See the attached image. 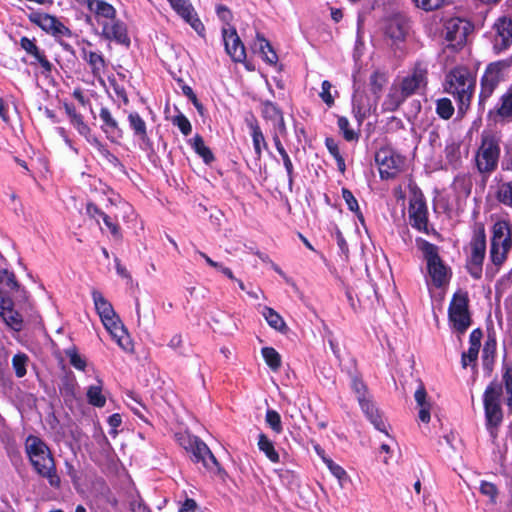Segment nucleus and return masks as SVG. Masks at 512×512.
Instances as JSON below:
<instances>
[{
    "label": "nucleus",
    "instance_id": "obj_35",
    "mask_svg": "<svg viewBox=\"0 0 512 512\" xmlns=\"http://www.w3.org/2000/svg\"><path fill=\"white\" fill-rule=\"evenodd\" d=\"M258 448L273 463L279 462V454L274 448L272 441L263 433L258 437Z\"/></svg>",
    "mask_w": 512,
    "mask_h": 512
},
{
    "label": "nucleus",
    "instance_id": "obj_62",
    "mask_svg": "<svg viewBox=\"0 0 512 512\" xmlns=\"http://www.w3.org/2000/svg\"><path fill=\"white\" fill-rule=\"evenodd\" d=\"M335 238H336L338 247L341 250V252L346 257H348V253H349L348 244H347L346 240L344 239V236L338 227L335 228Z\"/></svg>",
    "mask_w": 512,
    "mask_h": 512
},
{
    "label": "nucleus",
    "instance_id": "obj_58",
    "mask_svg": "<svg viewBox=\"0 0 512 512\" xmlns=\"http://www.w3.org/2000/svg\"><path fill=\"white\" fill-rule=\"evenodd\" d=\"M480 492L490 498L491 502H495L498 490L495 484L487 481H482L480 484Z\"/></svg>",
    "mask_w": 512,
    "mask_h": 512
},
{
    "label": "nucleus",
    "instance_id": "obj_38",
    "mask_svg": "<svg viewBox=\"0 0 512 512\" xmlns=\"http://www.w3.org/2000/svg\"><path fill=\"white\" fill-rule=\"evenodd\" d=\"M257 41L259 44V50L263 55L264 60L269 64H276L278 56L273 50L269 41H267L262 35L257 34Z\"/></svg>",
    "mask_w": 512,
    "mask_h": 512
},
{
    "label": "nucleus",
    "instance_id": "obj_21",
    "mask_svg": "<svg viewBox=\"0 0 512 512\" xmlns=\"http://www.w3.org/2000/svg\"><path fill=\"white\" fill-rule=\"evenodd\" d=\"M102 35L108 40H114L119 44L128 46L130 39L125 25L114 19L102 22Z\"/></svg>",
    "mask_w": 512,
    "mask_h": 512
},
{
    "label": "nucleus",
    "instance_id": "obj_7",
    "mask_svg": "<svg viewBox=\"0 0 512 512\" xmlns=\"http://www.w3.org/2000/svg\"><path fill=\"white\" fill-rule=\"evenodd\" d=\"M470 250L467 269L473 278L479 279L482 275L483 261L486 253V234L482 224H478L474 229Z\"/></svg>",
    "mask_w": 512,
    "mask_h": 512
},
{
    "label": "nucleus",
    "instance_id": "obj_8",
    "mask_svg": "<svg viewBox=\"0 0 512 512\" xmlns=\"http://www.w3.org/2000/svg\"><path fill=\"white\" fill-rule=\"evenodd\" d=\"M500 155L498 140L490 134L482 136V143L476 154V165L480 173H491L497 167Z\"/></svg>",
    "mask_w": 512,
    "mask_h": 512
},
{
    "label": "nucleus",
    "instance_id": "obj_36",
    "mask_svg": "<svg viewBox=\"0 0 512 512\" xmlns=\"http://www.w3.org/2000/svg\"><path fill=\"white\" fill-rule=\"evenodd\" d=\"M191 145L206 164H209L214 160L213 153L210 148L205 145L204 140L200 135L197 134L192 138Z\"/></svg>",
    "mask_w": 512,
    "mask_h": 512
},
{
    "label": "nucleus",
    "instance_id": "obj_11",
    "mask_svg": "<svg viewBox=\"0 0 512 512\" xmlns=\"http://www.w3.org/2000/svg\"><path fill=\"white\" fill-rule=\"evenodd\" d=\"M449 319L453 327L460 333H464L470 326L468 312V298L466 294L456 293L449 306Z\"/></svg>",
    "mask_w": 512,
    "mask_h": 512
},
{
    "label": "nucleus",
    "instance_id": "obj_54",
    "mask_svg": "<svg viewBox=\"0 0 512 512\" xmlns=\"http://www.w3.org/2000/svg\"><path fill=\"white\" fill-rule=\"evenodd\" d=\"M502 117L512 118V91L502 97V105L498 109Z\"/></svg>",
    "mask_w": 512,
    "mask_h": 512
},
{
    "label": "nucleus",
    "instance_id": "obj_53",
    "mask_svg": "<svg viewBox=\"0 0 512 512\" xmlns=\"http://www.w3.org/2000/svg\"><path fill=\"white\" fill-rule=\"evenodd\" d=\"M415 5L424 11H433L441 8L445 0H413Z\"/></svg>",
    "mask_w": 512,
    "mask_h": 512
},
{
    "label": "nucleus",
    "instance_id": "obj_5",
    "mask_svg": "<svg viewBox=\"0 0 512 512\" xmlns=\"http://www.w3.org/2000/svg\"><path fill=\"white\" fill-rule=\"evenodd\" d=\"M473 88L474 80L464 67L454 68L446 76L445 90L458 100L460 110L470 105Z\"/></svg>",
    "mask_w": 512,
    "mask_h": 512
},
{
    "label": "nucleus",
    "instance_id": "obj_56",
    "mask_svg": "<svg viewBox=\"0 0 512 512\" xmlns=\"http://www.w3.org/2000/svg\"><path fill=\"white\" fill-rule=\"evenodd\" d=\"M351 386H352L353 391L357 395V399H358L359 403H360L361 398H367L366 397V393H367L366 385L357 376H352Z\"/></svg>",
    "mask_w": 512,
    "mask_h": 512
},
{
    "label": "nucleus",
    "instance_id": "obj_55",
    "mask_svg": "<svg viewBox=\"0 0 512 512\" xmlns=\"http://www.w3.org/2000/svg\"><path fill=\"white\" fill-rule=\"evenodd\" d=\"M66 355L70 360V364L78 369V370H84L86 367V361L78 354V352L73 349H68L66 351Z\"/></svg>",
    "mask_w": 512,
    "mask_h": 512
},
{
    "label": "nucleus",
    "instance_id": "obj_64",
    "mask_svg": "<svg viewBox=\"0 0 512 512\" xmlns=\"http://www.w3.org/2000/svg\"><path fill=\"white\" fill-rule=\"evenodd\" d=\"M121 423H122V418H121L120 414L116 413V414L111 415L108 418V424L111 427L110 434H112L113 436H116L117 435L116 429L121 425Z\"/></svg>",
    "mask_w": 512,
    "mask_h": 512
},
{
    "label": "nucleus",
    "instance_id": "obj_15",
    "mask_svg": "<svg viewBox=\"0 0 512 512\" xmlns=\"http://www.w3.org/2000/svg\"><path fill=\"white\" fill-rule=\"evenodd\" d=\"M111 336L124 351H132L133 345L130 336L117 315L101 320Z\"/></svg>",
    "mask_w": 512,
    "mask_h": 512
},
{
    "label": "nucleus",
    "instance_id": "obj_14",
    "mask_svg": "<svg viewBox=\"0 0 512 512\" xmlns=\"http://www.w3.org/2000/svg\"><path fill=\"white\" fill-rule=\"evenodd\" d=\"M222 35L227 54L234 61L242 62L246 58V52L236 29L234 27H223Z\"/></svg>",
    "mask_w": 512,
    "mask_h": 512
},
{
    "label": "nucleus",
    "instance_id": "obj_32",
    "mask_svg": "<svg viewBox=\"0 0 512 512\" xmlns=\"http://www.w3.org/2000/svg\"><path fill=\"white\" fill-rule=\"evenodd\" d=\"M273 142L275 144V147L282 157L284 167L286 169L287 175H288V182L289 186L291 187L293 184V164L291 162V159L289 155L287 154L284 146L281 143V140L277 133H273Z\"/></svg>",
    "mask_w": 512,
    "mask_h": 512
},
{
    "label": "nucleus",
    "instance_id": "obj_52",
    "mask_svg": "<svg viewBox=\"0 0 512 512\" xmlns=\"http://www.w3.org/2000/svg\"><path fill=\"white\" fill-rule=\"evenodd\" d=\"M322 459L324 463L327 465L330 472L339 480L340 483L342 482V480L347 478L346 471L341 466L334 463L330 458H327L325 456H322Z\"/></svg>",
    "mask_w": 512,
    "mask_h": 512
},
{
    "label": "nucleus",
    "instance_id": "obj_25",
    "mask_svg": "<svg viewBox=\"0 0 512 512\" xmlns=\"http://www.w3.org/2000/svg\"><path fill=\"white\" fill-rule=\"evenodd\" d=\"M352 101L353 113L355 114L358 122L362 123V121L370 114L372 104L364 91H360L359 89H355Z\"/></svg>",
    "mask_w": 512,
    "mask_h": 512
},
{
    "label": "nucleus",
    "instance_id": "obj_10",
    "mask_svg": "<svg viewBox=\"0 0 512 512\" xmlns=\"http://www.w3.org/2000/svg\"><path fill=\"white\" fill-rule=\"evenodd\" d=\"M375 162L378 165L382 179L395 177L404 165V158L389 147L380 148L375 154Z\"/></svg>",
    "mask_w": 512,
    "mask_h": 512
},
{
    "label": "nucleus",
    "instance_id": "obj_48",
    "mask_svg": "<svg viewBox=\"0 0 512 512\" xmlns=\"http://www.w3.org/2000/svg\"><path fill=\"white\" fill-rule=\"evenodd\" d=\"M338 127L343 133V137L347 141H354L358 139V133L350 128L349 120L342 116L338 118Z\"/></svg>",
    "mask_w": 512,
    "mask_h": 512
},
{
    "label": "nucleus",
    "instance_id": "obj_60",
    "mask_svg": "<svg viewBox=\"0 0 512 512\" xmlns=\"http://www.w3.org/2000/svg\"><path fill=\"white\" fill-rule=\"evenodd\" d=\"M218 17L225 23L224 27H232L230 22L233 19L231 11L224 5H218L216 8Z\"/></svg>",
    "mask_w": 512,
    "mask_h": 512
},
{
    "label": "nucleus",
    "instance_id": "obj_59",
    "mask_svg": "<svg viewBox=\"0 0 512 512\" xmlns=\"http://www.w3.org/2000/svg\"><path fill=\"white\" fill-rule=\"evenodd\" d=\"M127 405L136 415H138L141 418L144 417L143 410H145V407L133 394L127 395Z\"/></svg>",
    "mask_w": 512,
    "mask_h": 512
},
{
    "label": "nucleus",
    "instance_id": "obj_20",
    "mask_svg": "<svg viewBox=\"0 0 512 512\" xmlns=\"http://www.w3.org/2000/svg\"><path fill=\"white\" fill-rule=\"evenodd\" d=\"M20 46L22 49L26 51L29 55L34 58V61L31 62V65L39 64L42 68V74L46 77L50 75L53 69L52 63L47 59L43 51L36 46L35 42L27 37H22L20 39Z\"/></svg>",
    "mask_w": 512,
    "mask_h": 512
},
{
    "label": "nucleus",
    "instance_id": "obj_29",
    "mask_svg": "<svg viewBox=\"0 0 512 512\" xmlns=\"http://www.w3.org/2000/svg\"><path fill=\"white\" fill-rule=\"evenodd\" d=\"M128 121L130 127L132 128L134 135L139 138L143 142H148L149 138L147 135L146 123L142 119V117L136 113L132 112L128 115Z\"/></svg>",
    "mask_w": 512,
    "mask_h": 512
},
{
    "label": "nucleus",
    "instance_id": "obj_46",
    "mask_svg": "<svg viewBox=\"0 0 512 512\" xmlns=\"http://www.w3.org/2000/svg\"><path fill=\"white\" fill-rule=\"evenodd\" d=\"M265 421L267 425L277 434L283 431L280 414L275 410H267Z\"/></svg>",
    "mask_w": 512,
    "mask_h": 512
},
{
    "label": "nucleus",
    "instance_id": "obj_44",
    "mask_svg": "<svg viewBox=\"0 0 512 512\" xmlns=\"http://www.w3.org/2000/svg\"><path fill=\"white\" fill-rule=\"evenodd\" d=\"M502 381L507 394L506 403L509 407L512 408V366H504Z\"/></svg>",
    "mask_w": 512,
    "mask_h": 512
},
{
    "label": "nucleus",
    "instance_id": "obj_22",
    "mask_svg": "<svg viewBox=\"0 0 512 512\" xmlns=\"http://www.w3.org/2000/svg\"><path fill=\"white\" fill-rule=\"evenodd\" d=\"M245 123L250 131L252 137L254 152L259 160L262 156V151L268 149V144L265 140L264 134L259 126V123L253 114H249L245 118Z\"/></svg>",
    "mask_w": 512,
    "mask_h": 512
},
{
    "label": "nucleus",
    "instance_id": "obj_12",
    "mask_svg": "<svg viewBox=\"0 0 512 512\" xmlns=\"http://www.w3.org/2000/svg\"><path fill=\"white\" fill-rule=\"evenodd\" d=\"M471 31L472 25L466 19L453 17L445 22V38L454 47L462 46Z\"/></svg>",
    "mask_w": 512,
    "mask_h": 512
},
{
    "label": "nucleus",
    "instance_id": "obj_13",
    "mask_svg": "<svg viewBox=\"0 0 512 512\" xmlns=\"http://www.w3.org/2000/svg\"><path fill=\"white\" fill-rule=\"evenodd\" d=\"M31 22L39 26L43 31L55 37L70 36L71 31L55 16L47 13H35L30 16Z\"/></svg>",
    "mask_w": 512,
    "mask_h": 512
},
{
    "label": "nucleus",
    "instance_id": "obj_40",
    "mask_svg": "<svg viewBox=\"0 0 512 512\" xmlns=\"http://www.w3.org/2000/svg\"><path fill=\"white\" fill-rule=\"evenodd\" d=\"M496 198L500 203L512 207V181L498 184Z\"/></svg>",
    "mask_w": 512,
    "mask_h": 512
},
{
    "label": "nucleus",
    "instance_id": "obj_16",
    "mask_svg": "<svg viewBox=\"0 0 512 512\" xmlns=\"http://www.w3.org/2000/svg\"><path fill=\"white\" fill-rule=\"evenodd\" d=\"M409 218L411 225L419 231L428 233L427 206L425 201L414 196L409 203Z\"/></svg>",
    "mask_w": 512,
    "mask_h": 512
},
{
    "label": "nucleus",
    "instance_id": "obj_23",
    "mask_svg": "<svg viewBox=\"0 0 512 512\" xmlns=\"http://www.w3.org/2000/svg\"><path fill=\"white\" fill-rule=\"evenodd\" d=\"M416 404L419 408V420L423 423H429L431 419L432 401L428 397L424 385L421 383L414 393Z\"/></svg>",
    "mask_w": 512,
    "mask_h": 512
},
{
    "label": "nucleus",
    "instance_id": "obj_61",
    "mask_svg": "<svg viewBox=\"0 0 512 512\" xmlns=\"http://www.w3.org/2000/svg\"><path fill=\"white\" fill-rule=\"evenodd\" d=\"M331 87L332 85L329 81L325 80L322 82L320 97L328 106H332L334 104V99L330 93Z\"/></svg>",
    "mask_w": 512,
    "mask_h": 512
},
{
    "label": "nucleus",
    "instance_id": "obj_28",
    "mask_svg": "<svg viewBox=\"0 0 512 512\" xmlns=\"http://www.w3.org/2000/svg\"><path fill=\"white\" fill-rule=\"evenodd\" d=\"M261 313L271 328L282 333L287 332L288 328L285 321L273 308L264 306Z\"/></svg>",
    "mask_w": 512,
    "mask_h": 512
},
{
    "label": "nucleus",
    "instance_id": "obj_6",
    "mask_svg": "<svg viewBox=\"0 0 512 512\" xmlns=\"http://www.w3.org/2000/svg\"><path fill=\"white\" fill-rule=\"evenodd\" d=\"M416 245L427 262L428 274L434 286H443L449 280L450 269L440 258L438 247L421 238L416 239Z\"/></svg>",
    "mask_w": 512,
    "mask_h": 512
},
{
    "label": "nucleus",
    "instance_id": "obj_39",
    "mask_svg": "<svg viewBox=\"0 0 512 512\" xmlns=\"http://www.w3.org/2000/svg\"><path fill=\"white\" fill-rule=\"evenodd\" d=\"M262 356L272 371H278L281 367V356L273 347L262 348Z\"/></svg>",
    "mask_w": 512,
    "mask_h": 512
},
{
    "label": "nucleus",
    "instance_id": "obj_47",
    "mask_svg": "<svg viewBox=\"0 0 512 512\" xmlns=\"http://www.w3.org/2000/svg\"><path fill=\"white\" fill-rule=\"evenodd\" d=\"M263 117L270 121H276L282 114L281 110L272 102L265 101L262 104Z\"/></svg>",
    "mask_w": 512,
    "mask_h": 512
},
{
    "label": "nucleus",
    "instance_id": "obj_49",
    "mask_svg": "<svg viewBox=\"0 0 512 512\" xmlns=\"http://www.w3.org/2000/svg\"><path fill=\"white\" fill-rule=\"evenodd\" d=\"M387 79L384 74L379 72H374L370 76V87L373 94H375L377 97L379 93L381 92L382 88L386 84Z\"/></svg>",
    "mask_w": 512,
    "mask_h": 512
},
{
    "label": "nucleus",
    "instance_id": "obj_18",
    "mask_svg": "<svg viewBox=\"0 0 512 512\" xmlns=\"http://www.w3.org/2000/svg\"><path fill=\"white\" fill-rule=\"evenodd\" d=\"M494 28L496 34L494 36L493 48L499 53L512 44V20L506 18L499 19L495 23Z\"/></svg>",
    "mask_w": 512,
    "mask_h": 512
},
{
    "label": "nucleus",
    "instance_id": "obj_31",
    "mask_svg": "<svg viewBox=\"0 0 512 512\" xmlns=\"http://www.w3.org/2000/svg\"><path fill=\"white\" fill-rule=\"evenodd\" d=\"M100 118L103 121L102 130L104 133L107 134L108 137H110V134L117 133L118 136H121V130L119 128L118 122L116 119L112 116L111 112L107 108H101L100 110Z\"/></svg>",
    "mask_w": 512,
    "mask_h": 512
},
{
    "label": "nucleus",
    "instance_id": "obj_37",
    "mask_svg": "<svg viewBox=\"0 0 512 512\" xmlns=\"http://www.w3.org/2000/svg\"><path fill=\"white\" fill-rule=\"evenodd\" d=\"M70 122L77 129L80 135L84 136L89 142L94 143L99 148H102V145L97 140V138L91 137V129L84 122L83 117L81 115H73V120H71Z\"/></svg>",
    "mask_w": 512,
    "mask_h": 512
},
{
    "label": "nucleus",
    "instance_id": "obj_17",
    "mask_svg": "<svg viewBox=\"0 0 512 512\" xmlns=\"http://www.w3.org/2000/svg\"><path fill=\"white\" fill-rule=\"evenodd\" d=\"M501 80V69L498 64H490L481 79V91L479 95L480 104L493 94L495 88Z\"/></svg>",
    "mask_w": 512,
    "mask_h": 512
},
{
    "label": "nucleus",
    "instance_id": "obj_4",
    "mask_svg": "<svg viewBox=\"0 0 512 512\" xmlns=\"http://www.w3.org/2000/svg\"><path fill=\"white\" fill-rule=\"evenodd\" d=\"M502 385L492 381L483 394L486 427L493 438L497 436V429L503 421L501 408Z\"/></svg>",
    "mask_w": 512,
    "mask_h": 512
},
{
    "label": "nucleus",
    "instance_id": "obj_45",
    "mask_svg": "<svg viewBox=\"0 0 512 512\" xmlns=\"http://www.w3.org/2000/svg\"><path fill=\"white\" fill-rule=\"evenodd\" d=\"M436 112L442 119H449L454 113L452 102L448 98H441L437 100Z\"/></svg>",
    "mask_w": 512,
    "mask_h": 512
},
{
    "label": "nucleus",
    "instance_id": "obj_42",
    "mask_svg": "<svg viewBox=\"0 0 512 512\" xmlns=\"http://www.w3.org/2000/svg\"><path fill=\"white\" fill-rule=\"evenodd\" d=\"M89 403L96 407H103L106 403L105 397L102 395L101 385L90 386L87 391Z\"/></svg>",
    "mask_w": 512,
    "mask_h": 512
},
{
    "label": "nucleus",
    "instance_id": "obj_19",
    "mask_svg": "<svg viewBox=\"0 0 512 512\" xmlns=\"http://www.w3.org/2000/svg\"><path fill=\"white\" fill-rule=\"evenodd\" d=\"M172 8L180 15L191 27L198 33L202 34L205 30L203 23L196 17L194 8L189 0H168Z\"/></svg>",
    "mask_w": 512,
    "mask_h": 512
},
{
    "label": "nucleus",
    "instance_id": "obj_33",
    "mask_svg": "<svg viewBox=\"0 0 512 512\" xmlns=\"http://www.w3.org/2000/svg\"><path fill=\"white\" fill-rule=\"evenodd\" d=\"M89 7L98 16L106 18L105 21H110L115 18L116 11L112 5L103 0H94L89 3Z\"/></svg>",
    "mask_w": 512,
    "mask_h": 512
},
{
    "label": "nucleus",
    "instance_id": "obj_27",
    "mask_svg": "<svg viewBox=\"0 0 512 512\" xmlns=\"http://www.w3.org/2000/svg\"><path fill=\"white\" fill-rule=\"evenodd\" d=\"M407 31L405 20L402 17H393L388 20L385 34L394 41L403 40Z\"/></svg>",
    "mask_w": 512,
    "mask_h": 512
},
{
    "label": "nucleus",
    "instance_id": "obj_9",
    "mask_svg": "<svg viewBox=\"0 0 512 512\" xmlns=\"http://www.w3.org/2000/svg\"><path fill=\"white\" fill-rule=\"evenodd\" d=\"M183 440L181 444L192 453L195 462H202L203 466L210 471L220 472L221 469L216 457L203 441L191 436H187Z\"/></svg>",
    "mask_w": 512,
    "mask_h": 512
},
{
    "label": "nucleus",
    "instance_id": "obj_24",
    "mask_svg": "<svg viewBox=\"0 0 512 512\" xmlns=\"http://www.w3.org/2000/svg\"><path fill=\"white\" fill-rule=\"evenodd\" d=\"M359 405L374 427L387 434L385 422L374 403L368 398H361Z\"/></svg>",
    "mask_w": 512,
    "mask_h": 512
},
{
    "label": "nucleus",
    "instance_id": "obj_41",
    "mask_svg": "<svg viewBox=\"0 0 512 512\" xmlns=\"http://www.w3.org/2000/svg\"><path fill=\"white\" fill-rule=\"evenodd\" d=\"M29 358L24 353H18L12 358V366L17 377L22 378L26 375V366Z\"/></svg>",
    "mask_w": 512,
    "mask_h": 512
},
{
    "label": "nucleus",
    "instance_id": "obj_30",
    "mask_svg": "<svg viewBox=\"0 0 512 512\" xmlns=\"http://www.w3.org/2000/svg\"><path fill=\"white\" fill-rule=\"evenodd\" d=\"M92 297L95 308L101 320L116 315L112 305L104 298V296L100 292L93 291Z\"/></svg>",
    "mask_w": 512,
    "mask_h": 512
},
{
    "label": "nucleus",
    "instance_id": "obj_1",
    "mask_svg": "<svg viewBox=\"0 0 512 512\" xmlns=\"http://www.w3.org/2000/svg\"><path fill=\"white\" fill-rule=\"evenodd\" d=\"M25 451L35 472L46 479L52 488L60 489L61 478L47 444L39 437L29 435L25 441Z\"/></svg>",
    "mask_w": 512,
    "mask_h": 512
},
{
    "label": "nucleus",
    "instance_id": "obj_57",
    "mask_svg": "<svg viewBox=\"0 0 512 512\" xmlns=\"http://www.w3.org/2000/svg\"><path fill=\"white\" fill-rule=\"evenodd\" d=\"M173 124L176 125L185 136L191 133V123L183 114L175 116L173 118Z\"/></svg>",
    "mask_w": 512,
    "mask_h": 512
},
{
    "label": "nucleus",
    "instance_id": "obj_63",
    "mask_svg": "<svg viewBox=\"0 0 512 512\" xmlns=\"http://www.w3.org/2000/svg\"><path fill=\"white\" fill-rule=\"evenodd\" d=\"M274 124V133H277L278 136H286L287 128L284 121L283 115H281L276 121H273Z\"/></svg>",
    "mask_w": 512,
    "mask_h": 512
},
{
    "label": "nucleus",
    "instance_id": "obj_51",
    "mask_svg": "<svg viewBox=\"0 0 512 512\" xmlns=\"http://www.w3.org/2000/svg\"><path fill=\"white\" fill-rule=\"evenodd\" d=\"M136 312L138 316V323L141 325L143 323L146 327H152L155 323V315L154 311L151 308L146 309L143 314L140 312V305L136 303Z\"/></svg>",
    "mask_w": 512,
    "mask_h": 512
},
{
    "label": "nucleus",
    "instance_id": "obj_34",
    "mask_svg": "<svg viewBox=\"0 0 512 512\" xmlns=\"http://www.w3.org/2000/svg\"><path fill=\"white\" fill-rule=\"evenodd\" d=\"M84 59L90 65L93 75L100 77L106 66L103 56L93 51L88 53L84 51Z\"/></svg>",
    "mask_w": 512,
    "mask_h": 512
},
{
    "label": "nucleus",
    "instance_id": "obj_2",
    "mask_svg": "<svg viewBox=\"0 0 512 512\" xmlns=\"http://www.w3.org/2000/svg\"><path fill=\"white\" fill-rule=\"evenodd\" d=\"M491 232L486 275L493 278L506 262L508 254L512 250V224L508 220H498L493 224Z\"/></svg>",
    "mask_w": 512,
    "mask_h": 512
},
{
    "label": "nucleus",
    "instance_id": "obj_26",
    "mask_svg": "<svg viewBox=\"0 0 512 512\" xmlns=\"http://www.w3.org/2000/svg\"><path fill=\"white\" fill-rule=\"evenodd\" d=\"M482 331L475 329L471 332L469 337L470 347L467 352L462 354V366L466 368L469 363L477 360L479 348L481 345Z\"/></svg>",
    "mask_w": 512,
    "mask_h": 512
},
{
    "label": "nucleus",
    "instance_id": "obj_43",
    "mask_svg": "<svg viewBox=\"0 0 512 512\" xmlns=\"http://www.w3.org/2000/svg\"><path fill=\"white\" fill-rule=\"evenodd\" d=\"M342 197H343L344 201L346 202L349 210L356 213L357 218L361 222H363L364 221L363 214L360 211L358 201L354 197L353 193L347 188H342Z\"/></svg>",
    "mask_w": 512,
    "mask_h": 512
},
{
    "label": "nucleus",
    "instance_id": "obj_3",
    "mask_svg": "<svg viewBox=\"0 0 512 512\" xmlns=\"http://www.w3.org/2000/svg\"><path fill=\"white\" fill-rule=\"evenodd\" d=\"M427 65L418 62L412 73L404 77L399 84H394L383 102L386 111H396L399 106L410 96L427 85Z\"/></svg>",
    "mask_w": 512,
    "mask_h": 512
},
{
    "label": "nucleus",
    "instance_id": "obj_50",
    "mask_svg": "<svg viewBox=\"0 0 512 512\" xmlns=\"http://www.w3.org/2000/svg\"><path fill=\"white\" fill-rule=\"evenodd\" d=\"M0 285L10 290H16L19 288L15 275L6 269L0 270Z\"/></svg>",
    "mask_w": 512,
    "mask_h": 512
}]
</instances>
